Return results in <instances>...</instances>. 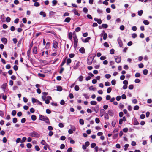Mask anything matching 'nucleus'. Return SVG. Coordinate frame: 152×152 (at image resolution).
Wrapping results in <instances>:
<instances>
[{
  "mask_svg": "<svg viewBox=\"0 0 152 152\" xmlns=\"http://www.w3.org/2000/svg\"><path fill=\"white\" fill-rule=\"evenodd\" d=\"M57 88V90L58 91H61L62 90V89L61 86H58Z\"/></svg>",
  "mask_w": 152,
  "mask_h": 152,
  "instance_id": "473e14b6",
  "label": "nucleus"
},
{
  "mask_svg": "<svg viewBox=\"0 0 152 152\" xmlns=\"http://www.w3.org/2000/svg\"><path fill=\"white\" fill-rule=\"evenodd\" d=\"M39 14L43 16L44 17H45L46 16V14L43 11L40 12Z\"/></svg>",
  "mask_w": 152,
  "mask_h": 152,
  "instance_id": "4be33fe9",
  "label": "nucleus"
},
{
  "mask_svg": "<svg viewBox=\"0 0 152 152\" xmlns=\"http://www.w3.org/2000/svg\"><path fill=\"white\" fill-rule=\"evenodd\" d=\"M105 77L107 79L110 78L111 77V75L109 74H107L105 75Z\"/></svg>",
  "mask_w": 152,
  "mask_h": 152,
  "instance_id": "de8ad7c7",
  "label": "nucleus"
},
{
  "mask_svg": "<svg viewBox=\"0 0 152 152\" xmlns=\"http://www.w3.org/2000/svg\"><path fill=\"white\" fill-rule=\"evenodd\" d=\"M105 113V111L104 109H102L100 110L99 115L101 117H102Z\"/></svg>",
  "mask_w": 152,
  "mask_h": 152,
  "instance_id": "20e7f679",
  "label": "nucleus"
},
{
  "mask_svg": "<svg viewBox=\"0 0 152 152\" xmlns=\"http://www.w3.org/2000/svg\"><path fill=\"white\" fill-rule=\"evenodd\" d=\"M102 26L104 28H107L108 27V25L106 24H102Z\"/></svg>",
  "mask_w": 152,
  "mask_h": 152,
  "instance_id": "58836bf2",
  "label": "nucleus"
},
{
  "mask_svg": "<svg viewBox=\"0 0 152 152\" xmlns=\"http://www.w3.org/2000/svg\"><path fill=\"white\" fill-rule=\"evenodd\" d=\"M17 122V119L16 118H14L13 119V122L15 123Z\"/></svg>",
  "mask_w": 152,
  "mask_h": 152,
  "instance_id": "680f3d73",
  "label": "nucleus"
},
{
  "mask_svg": "<svg viewBox=\"0 0 152 152\" xmlns=\"http://www.w3.org/2000/svg\"><path fill=\"white\" fill-rule=\"evenodd\" d=\"M104 118L107 120H108L109 118L108 114L107 113H105L104 115Z\"/></svg>",
  "mask_w": 152,
  "mask_h": 152,
  "instance_id": "a878e982",
  "label": "nucleus"
},
{
  "mask_svg": "<svg viewBox=\"0 0 152 152\" xmlns=\"http://www.w3.org/2000/svg\"><path fill=\"white\" fill-rule=\"evenodd\" d=\"M140 82V80L138 79H136L134 80V82L136 83H139Z\"/></svg>",
  "mask_w": 152,
  "mask_h": 152,
  "instance_id": "774afa93",
  "label": "nucleus"
},
{
  "mask_svg": "<svg viewBox=\"0 0 152 152\" xmlns=\"http://www.w3.org/2000/svg\"><path fill=\"white\" fill-rule=\"evenodd\" d=\"M37 48L36 46H35L34 48L33 53L34 54H37Z\"/></svg>",
  "mask_w": 152,
  "mask_h": 152,
  "instance_id": "f8f14e48",
  "label": "nucleus"
},
{
  "mask_svg": "<svg viewBox=\"0 0 152 152\" xmlns=\"http://www.w3.org/2000/svg\"><path fill=\"white\" fill-rule=\"evenodd\" d=\"M79 51L82 53L83 54L85 53V50L83 47H81L79 50Z\"/></svg>",
  "mask_w": 152,
  "mask_h": 152,
  "instance_id": "f3484780",
  "label": "nucleus"
},
{
  "mask_svg": "<svg viewBox=\"0 0 152 152\" xmlns=\"http://www.w3.org/2000/svg\"><path fill=\"white\" fill-rule=\"evenodd\" d=\"M140 76V74L139 73H136L135 75V76L136 77H138Z\"/></svg>",
  "mask_w": 152,
  "mask_h": 152,
  "instance_id": "bf43d9fd",
  "label": "nucleus"
},
{
  "mask_svg": "<svg viewBox=\"0 0 152 152\" xmlns=\"http://www.w3.org/2000/svg\"><path fill=\"white\" fill-rule=\"evenodd\" d=\"M143 23L145 25H148L149 24V22L147 20H145L143 21Z\"/></svg>",
  "mask_w": 152,
  "mask_h": 152,
  "instance_id": "7c9ffc66",
  "label": "nucleus"
},
{
  "mask_svg": "<svg viewBox=\"0 0 152 152\" xmlns=\"http://www.w3.org/2000/svg\"><path fill=\"white\" fill-rule=\"evenodd\" d=\"M11 18L9 17H7L6 19V21L7 22H9L10 21Z\"/></svg>",
  "mask_w": 152,
  "mask_h": 152,
  "instance_id": "f704fd0d",
  "label": "nucleus"
},
{
  "mask_svg": "<svg viewBox=\"0 0 152 152\" xmlns=\"http://www.w3.org/2000/svg\"><path fill=\"white\" fill-rule=\"evenodd\" d=\"M50 46V42H47L46 44V45L45 46L46 49H48L49 48Z\"/></svg>",
  "mask_w": 152,
  "mask_h": 152,
  "instance_id": "c756f323",
  "label": "nucleus"
},
{
  "mask_svg": "<svg viewBox=\"0 0 152 152\" xmlns=\"http://www.w3.org/2000/svg\"><path fill=\"white\" fill-rule=\"evenodd\" d=\"M90 104L92 105H95L97 104V102L95 101H91Z\"/></svg>",
  "mask_w": 152,
  "mask_h": 152,
  "instance_id": "b1692460",
  "label": "nucleus"
},
{
  "mask_svg": "<svg viewBox=\"0 0 152 152\" xmlns=\"http://www.w3.org/2000/svg\"><path fill=\"white\" fill-rule=\"evenodd\" d=\"M26 138L25 137H23L22 140H21V141H20V142L21 143H22V142H24L26 140Z\"/></svg>",
  "mask_w": 152,
  "mask_h": 152,
  "instance_id": "a18cd8bd",
  "label": "nucleus"
},
{
  "mask_svg": "<svg viewBox=\"0 0 152 152\" xmlns=\"http://www.w3.org/2000/svg\"><path fill=\"white\" fill-rule=\"evenodd\" d=\"M125 27L124 25H121L120 27V29L121 30L123 31Z\"/></svg>",
  "mask_w": 152,
  "mask_h": 152,
  "instance_id": "338daca9",
  "label": "nucleus"
},
{
  "mask_svg": "<svg viewBox=\"0 0 152 152\" xmlns=\"http://www.w3.org/2000/svg\"><path fill=\"white\" fill-rule=\"evenodd\" d=\"M41 143L43 145L46 146L47 147H49V146L47 144L46 142L44 140H42L41 142Z\"/></svg>",
  "mask_w": 152,
  "mask_h": 152,
  "instance_id": "a211bd4d",
  "label": "nucleus"
},
{
  "mask_svg": "<svg viewBox=\"0 0 152 152\" xmlns=\"http://www.w3.org/2000/svg\"><path fill=\"white\" fill-rule=\"evenodd\" d=\"M148 71L147 69H144L143 71V74L144 75H147L148 74Z\"/></svg>",
  "mask_w": 152,
  "mask_h": 152,
  "instance_id": "4c0bfd02",
  "label": "nucleus"
},
{
  "mask_svg": "<svg viewBox=\"0 0 152 152\" xmlns=\"http://www.w3.org/2000/svg\"><path fill=\"white\" fill-rule=\"evenodd\" d=\"M139 108V106L138 105L135 106L134 107V110H137Z\"/></svg>",
  "mask_w": 152,
  "mask_h": 152,
  "instance_id": "5fc2aeb1",
  "label": "nucleus"
},
{
  "mask_svg": "<svg viewBox=\"0 0 152 152\" xmlns=\"http://www.w3.org/2000/svg\"><path fill=\"white\" fill-rule=\"evenodd\" d=\"M79 123L83 125L84 124V121L83 119H80L79 120Z\"/></svg>",
  "mask_w": 152,
  "mask_h": 152,
  "instance_id": "c9c22d12",
  "label": "nucleus"
},
{
  "mask_svg": "<svg viewBox=\"0 0 152 152\" xmlns=\"http://www.w3.org/2000/svg\"><path fill=\"white\" fill-rule=\"evenodd\" d=\"M16 113V111L15 110H13L12 112V115L13 116H15Z\"/></svg>",
  "mask_w": 152,
  "mask_h": 152,
  "instance_id": "79ce46f5",
  "label": "nucleus"
},
{
  "mask_svg": "<svg viewBox=\"0 0 152 152\" xmlns=\"http://www.w3.org/2000/svg\"><path fill=\"white\" fill-rule=\"evenodd\" d=\"M112 90V88L111 87H109L107 90V92L108 93H110Z\"/></svg>",
  "mask_w": 152,
  "mask_h": 152,
  "instance_id": "3c124183",
  "label": "nucleus"
},
{
  "mask_svg": "<svg viewBox=\"0 0 152 152\" xmlns=\"http://www.w3.org/2000/svg\"><path fill=\"white\" fill-rule=\"evenodd\" d=\"M70 126H71V128L72 129L71 130H72L73 131H75L76 128L74 126L70 125Z\"/></svg>",
  "mask_w": 152,
  "mask_h": 152,
  "instance_id": "37998d69",
  "label": "nucleus"
},
{
  "mask_svg": "<svg viewBox=\"0 0 152 152\" xmlns=\"http://www.w3.org/2000/svg\"><path fill=\"white\" fill-rule=\"evenodd\" d=\"M95 122L96 123L98 124L100 122V120L99 119V118H95Z\"/></svg>",
  "mask_w": 152,
  "mask_h": 152,
  "instance_id": "e2e57ef3",
  "label": "nucleus"
},
{
  "mask_svg": "<svg viewBox=\"0 0 152 152\" xmlns=\"http://www.w3.org/2000/svg\"><path fill=\"white\" fill-rule=\"evenodd\" d=\"M104 45L106 48L109 47V45L107 42H105L104 43Z\"/></svg>",
  "mask_w": 152,
  "mask_h": 152,
  "instance_id": "6e6d98bb",
  "label": "nucleus"
},
{
  "mask_svg": "<svg viewBox=\"0 0 152 152\" xmlns=\"http://www.w3.org/2000/svg\"><path fill=\"white\" fill-rule=\"evenodd\" d=\"M83 11L84 12L87 13L88 12V9L86 7H84L83 9Z\"/></svg>",
  "mask_w": 152,
  "mask_h": 152,
  "instance_id": "69168bd1",
  "label": "nucleus"
},
{
  "mask_svg": "<svg viewBox=\"0 0 152 152\" xmlns=\"http://www.w3.org/2000/svg\"><path fill=\"white\" fill-rule=\"evenodd\" d=\"M7 83H4L1 86L2 88L4 91L6 88V87L7 86Z\"/></svg>",
  "mask_w": 152,
  "mask_h": 152,
  "instance_id": "dca6fc26",
  "label": "nucleus"
},
{
  "mask_svg": "<svg viewBox=\"0 0 152 152\" xmlns=\"http://www.w3.org/2000/svg\"><path fill=\"white\" fill-rule=\"evenodd\" d=\"M1 40L2 42L4 44H6L7 43V40L6 38L3 37L1 38Z\"/></svg>",
  "mask_w": 152,
  "mask_h": 152,
  "instance_id": "6e6552de",
  "label": "nucleus"
},
{
  "mask_svg": "<svg viewBox=\"0 0 152 152\" xmlns=\"http://www.w3.org/2000/svg\"><path fill=\"white\" fill-rule=\"evenodd\" d=\"M96 145V144L95 143H93L91 144V147L92 148H94L95 147Z\"/></svg>",
  "mask_w": 152,
  "mask_h": 152,
  "instance_id": "603ef678",
  "label": "nucleus"
},
{
  "mask_svg": "<svg viewBox=\"0 0 152 152\" xmlns=\"http://www.w3.org/2000/svg\"><path fill=\"white\" fill-rule=\"evenodd\" d=\"M74 89L75 91H78L79 90V87L78 86L76 85L75 86Z\"/></svg>",
  "mask_w": 152,
  "mask_h": 152,
  "instance_id": "c03bdc74",
  "label": "nucleus"
},
{
  "mask_svg": "<svg viewBox=\"0 0 152 152\" xmlns=\"http://www.w3.org/2000/svg\"><path fill=\"white\" fill-rule=\"evenodd\" d=\"M115 59L116 62L118 63H119L121 60V57L119 56H116L115 57Z\"/></svg>",
  "mask_w": 152,
  "mask_h": 152,
  "instance_id": "39448f33",
  "label": "nucleus"
},
{
  "mask_svg": "<svg viewBox=\"0 0 152 152\" xmlns=\"http://www.w3.org/2000/svg\"><path fill=\"white\" fill-rule=\"evenodd\" d=\"M108 114H109V115L111 116H113L114 115V112L113 110H109L108 111Z\"/></svg>",
  "mask_w": 152,
  "mask_h": 152,
  "instance_id": "9d476101",
  "label": "nucleus"
},
{
  "mask_svg": "<svg viewBox=\"0 0 152 152\" xmlns=\"http://www.w3.org/2000/svg\"><path fill=\"white\" fill-rule=\"evenodd\" d=\"M80 63L79 61L77 62L75 65L74 66L73 68L74 69H76L79 67L80 66Z\"/></svg>",
  "mask_w": 152,
  "mask_h": 152,
  "instance_id": "9b49d317",
  "label": "nucleus"
},
{
  "mask_svg": "<svg viewBox=\"0 0 152 152\" xmlns=\"http://www.w3.org/2000/svg\"><path fill=\"white\" fill-rule=\"evenodd\" d=\"M74 47L75 48H76L77 47V44L78 43V39L77 38H76L74 39Z\"/></svg>",
  "mask_w": 152,
  "mask_h": 152,
  "instance_id": "1a4fd4ad",
  "label": "nucleus"
},
{
  "mask_svg": "<svg viewBox=\"0 0 152 152\" xmlns=\"http://www.w3.org/2000/svg\"><path fill=\"white\" fill-rule=\"evenodd\" d=\"M132 37L133 38H136L137 37V35L136 33H133L132 35Z\"/></svg>",
  "mask_w": 152,
  "mask_h": 152,
  "instance_id": "052dcab7",
  "label": "nucleus"
},
{
  "mask_svg": "<svg viewBox=\"0 0 152 152\" xmlns=\"http://www.w3.org/2000/svg\"><path fill=\"white\" fill-rule=\"evenodd\" d=\"M102 99V98L101 96H99L97 98V100L98 102H100L101 101Z\"/></svg>",
  "mask_w": 152,
  "mask_h": 152,
  "instance_id": "4d7b16f0",
  "label": "nucleus"
},
{
  "mask_svg": "<svg viewBox=\"0 0 152 152\" xmlns=\"http://www.w3.org/2000/svg\"><path fill=\"white\" fill-rule=\"evenodd\" d=\"M115 50L114 49H112L110 50V54H113L114 53Z\"/></svg>",
  "mask_w": 152,
  "mask_h": 152,
  "instance_id": "864d4df0",
  "label": "nucleus"
},
{
  "mask_svg": "<svg viewBox=\"0 0 152 152\" xmlns=\"http://www.w3.org/2000/svg\"><path fill=\"white\" fill-rule=\"evenodd\" d=\"M89 89L91 91L92 90L93 91H95L96 90V88H95L93 87V86H91L89 88Z\"/></svg>",
  "mask_w": 152,
  "mask_h": 152,
  "instance_id": "393cba45",
  "label": "nucleus"
},
{
  "mask_svg": "<svg viewBox=\"0 0 152 152\" xmlns=\"http://www.w3.org/2000/svg\"><path fill=\"white\" fill-rule=\"evenodd\" d=\"M32 145L31 143H28L27 144V147L28 148H30L31 147Z\"/></svg>",
  "mask_w": 152,
  "mask_h": 152,
  "instance_id": "0e129e2a",
  "label": "nucleus"
},
{
  "mask_svg": "<svg viewBox=\"0 0 152 152\" xmlns=\"http://www.w3.org/2000/svg\"><path fill=\"white\" fill-rule=\"evenodd\" d=\"M91 38L90 37H88L86 38L84 40L83 39L82 40V41L84 42H88L89 40Z\"/></svg>",
  "mask_w": 152,
  "mask_h": 152,
  "instance_id": "2eb2a0df",
  "label": "nucleus"
},
{
  "mask_svg": "<svg viewBox=\"0 0 152 152\" xmlns=\"http://www.w3.org/2000/svg\"><path fill=\"white\" fill-rule=\"evenodd\" d=\"M38 100L36 99L35 98H32V101L33 103H34L35 102H37V101Z\"/></svg>",
  "mask_w": 152,
  "mask_h": 152,
  "instance_id": "72a5a7b5",
  "label": "nucleus"
},
{
  "mask_svg": "<svg viewBox=\"0 0 152 152\" xmlns=\"http://www.w3.org/2000/svg\"><path fill=\"white\" fill-rule=\"evenodd\" d=\"M53 47L55 49H57L58 48V43L55 40H53Z\"/></svg>",
  "mask_w": 152,
  "mask_h": 152,
  "instance_id": "0eeeda50",
  "label": "nucleus"
},
{
  "mask_svg": "<svg viewBox=\"0 0 152 152\" xmlns=\"http://www.w3.org/2000/svg\"><path fill=\"white\" fill-rule=\"evenodd\" d=\"M39 119L41 121H44L47 124H50V123L48 118L46 116H45L41 115H39Z\"/></svg>",
  "mask_w": 152,
  "mask_h": 152,
  "instance_id": "f257e3e1",
  "label": "nucleus"
},
{
  "mask_svg": "<svg viewBox=\"0 0 152 152\" xmlns=\"http://www.w3.org/2000/svg\"><path fill=\"white\" fill-rule=\"evenodd\" d=\"M38 75L40 77H44L45 76L44 74L41 73H39L38 74Z\"/></svg>",
  "mask_w": 152,
  "mask_h": 152,
  "instance_id": "49530a36",
  "label": "nucleus"
},
{
  "mask_svg": "<svg viewBox=\"0 0 152 152\" xmlns=\"http://www.w3.org/2000/svg\"><path fill=\"white\" fill-rule=\"evenodd\" d=\"M145 117V115L144 114H142L140 115V118L141 119H143Z\"/></svg>",
  "mask_w": 152,
  "mask_h": 152,
  "instance_id": "09e8293b",
  "label": "nucleus"
},
{
  "mask_svg": "<svg viewBox=\"0 0 152 152\" xmlns=\"http://www.w3.org/2000/svg\"><path fill=\"white\" fill-rule=\"evenodd\" d=\"M31 119L33 121H35L36 119L37 118L35 115H33L31 116Z\"/></svg>",
  "mask_w": 152,
  "mask_h": 152,
  "instance_id": "2f4dec72",
  "label": "nucleus"
},
{
  "mask_svg": "<svg viewBox=\"0 0 152 152\" xmlns=\"http://www.w3.org/2000/svg\"><path fill=\"white\" fill-rule=\"evenodd\" d=\"M83 96L86 99H89V96L87 95V94L84 93L83 94Z\"/></svg>",
  "mask_w": 152,
  "mask_h": 152,
  "instance_id": "c85d7f7f",
  "label": "nucleus"
},
{
  "mask_svg": "<svg viewBox=\"0 0 152 152\" xmlns=\"http://www.w3.org/2000/svg\"><path fill=\"white\" fill-rule=\"evenodd\" d=\"M139 123L137 121L136 118H135L133 120V124L134 125H137L139 124Z\"/></svg>",
  "mask_w": 152,
  "mask_h": 152,
  "instance_id": "4468645a",
  "label": "nucleus"
},
{
  "mask_svg": "<svg viewBox=\"0 0 152 152\" xmlns=\"http://www.w3.org/2000/svg\"><path fill=\"white\" fill-rule=\"evenodd\" d=\"M83 76L82 75H80L78 78V80L80 82H82L83 79Z\"/></svg>",
  "mask_w": 152,
  "mask_h": 152,
  "instance_id": "5701e85b",
  "label": "nucleus"
},
{
  "mask_svg": "<svg viewBox=\"0 0 152 152\" xmlns=\"http://www.w3.org/2000/svg\"><path fill=\"white\" fill-rule=\"evenodd\" d=\"M94 57L93 58H92L91 57H88L87 58V63L88 65H90L92 63L93 60L94 59Z\"/></svg>",
  "mask_w": 152,
  "mask_h": 152,
  "instance_id": "7ed1b4c3",
  "label": "nucleus"
},
{
  "mask_svg": "<svg viewBox=\"0 0 152 152\" xmlns=\"http://www.w3.org/2000/svg\"><path fill=\"white\" fill-rule=\"evenodd\" d=\"M102 32L104 33L103 39L104 40H105L107 37V33H105V32L103 31Z\"/></svg>",
  "mask_w": 152,
  "mask_h": 152,
  "instance_id": "aec40b11",
  "label": "nucleus"
},
{
  "mask_svg": "<svg viewBox=\"0 0 152 152\" xmlns=\"http://www.w3.org/2000/svg\"><path fill=\"white\" fill-rule=\"evenodd\" d=\"M99 109V107L98 105H96L94 108V110L96 113L98 112Z\"/></svg>",
  "mask_w": 152,
  "mask_h": 152,
  "instance_id": "ddd939ff",
  "label": "nucleus"
},
{
  "mask_svg": "<svg viewBox=\"0 0 152 152\" xmlns=\"http://www.w3.org/2000/svg\"><path fill=\"white\" fill-rule=\"evenodd\" d=\"M72 61L71 59L68 58L67 60V65H68Z\"/></svg>",
  "mask_w": 152,
  "mask_h": 152,
  "instance_id": "e433bc0d",
  "label": "nucleus"
},
{
  "mask_svg": "<svg viewBox=\"0 0 152 152\" xmlns=\"http://www.w3.org/2000/svg\"><path fill=\"white\" fill-rule=\"evenodd\" d=\"M68 37L69 39H70V40H71V39L72 38V34L71 32L69 33L68 34Z\"/></svg>",
  "mask_w": 152,
  "mask_h": 152,
  "instance_id": "ea45409f",
  "label": "nucleus"
},
{
  "mask_svg": "<svg viewBox=\"0 0 152 152\" xmlns=\"http://www.w3.org/2000/svg\"><path fill=\"white\" fill-rule=\"evenodd\" d=\"M72 11L74 12V13L75 15L78 16H79L80 15V14L78 13V11L75 9H74Z\"/></svg>",
  "mask_w": 152,
  "mask_h": 152,
  "instance_id": "6ab92c4d",
  "label": "nucleus"
},
{
  "mask_svg": "<svg viewBox=\"0 0 152 152\" xmlns=\"http://www.w3.org/2000/svg\"><path fill=\"white\" fill-rule=\"evenodd\" d=\"M143 13V11L142 10L139 11L138 12V14L139 16H141Z\"/></svg>",
  "mask_w": 152,
  "mask_h": 152,
  "instance_id": "bb28decb",
  "label": "nucleus"
},
{
  "mask_svg": "<svg viewBox=\"0 0 152 152\" xmlns=\"http://www.w3.org/2000/svg\"><path fill=\"white\" fill-rule=\"evenodd\" d=\"M117 41L118 44L119 45V46L120 47H122L123 45V44L122 42L120 37H119L117 39Z\"/></svg>",
  "mask_w": 152,
  "mask_h": 152,
  "instance_id": "423d86ee",
  "label": "nucleus"
},
{
  "mask_svg": "<svg viewBox=\"0 0 152 152\" xmlns=\"http://www.w3.org/2000/svg\"><path fill=\"white\" fill-rule=\"evenodd\" d=\"M111 83L113 85H115L116 84V80H113L111 81Z\"/></svg>",
  "mask_w": 152,
  "mask_h": 152,
  "instance_id": "8fccbe9b",
  "label": "nucleus"
},
{
  "mask_svg": "<svg viewBox=\"0 0 152 152\" xmlns=\"http://www.w3.org/2000/svg\"><path fill=\"white\" fill-rule=\"evenodd\" d=\"M71 20V18L70 17L66 18L64 20V21L67 23H69Z\"/></svg>",
  "mask_w": 152,
  "mask_h": 152,
  "instance_id": "412c9836",
  "label": "nucleus"
},
{
  "mask_svg": "<svg viewBox=\"0 0 152 152\" xmlns=\"http://www.w3.org/2000/svg\"><path fill=\"white\" fill-rule=\"evenodd\" d=\"M29 135L32 137H39L40 136V134L35 131L30 133Z\"/></svg>",
  "mask_w": 152,
  "mask_h": 152,
  "instance_id": "f03ea898",
  "label": "nucleus"
},
{
  "mask_svg": "<svg viewBox=\"0 0 152 152\" xmlns=\"http://www.w3.org/2000/svg\"><path fill=\"white\" fill-rule=\"evenodd\" d=\"M52 3L53 6H55L57 4V1L56 0H53L52 1Z\"/></svg>",
  "mask_w": 152,
  "mask_h": 152,
  "instance_id": "cd10ccee",
  "label": "nucleus"
},
{
  "mask_svg": "<svg viewBox=\"0 0 152 152\" xmlns=\"http://www.w3.org/2000/svg\"><path fill=\"white\" fill-rule=\"evenodd\" d=\"M133 88L134 86L132 84L130 85L128 87L129 89L130 90L133 89Z\"/></svg>",
  "mask_w": 152,
  "mask_h": 152,
  "instance_id": "13d9d810",
  "label": "nucleus"
},
{
  "mask_svg": "<svg viewBox=\"0 0 152 152\" xmlns=\"http://www.w3.org/2000/svg\"><path fill=\"white\" fill-rule=\"evenodd\" d=\"M81 30V28L79 27H77L75 29V31L76 32L80 31Z\"/></svg>",
  "mask_w": 152,
  "mask_h": 152,
  "instance_id": "a19ab883",
  "label": "nucleus"
}]
</instances>
